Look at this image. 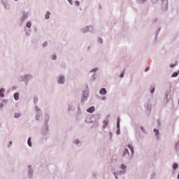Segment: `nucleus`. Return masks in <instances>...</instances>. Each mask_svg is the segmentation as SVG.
<instances>
[{"mask_svg":"<svg viewBox=\"0 0 179 179\" xmlns=\"http://www.w3.org/2000/svg\"><path fill=\"white\" fill-rule=\"evenodd\" d=\"M30 79H33V76H31L30 74L25 75L24 78H23L24 81L26 82L27 84V82H29V80H30Z\"/></svg>","mask_w":179,"mask_h":179,"instance_id":"obj_6","label":"nucleus"},{"mask_svg":"<svg viewBox=\"0 0 179 179\" xmlns=\"http://www.w3.org/2000/svg\"><path fill=\"white\" fill-rule=\"evenodd\" d=\"M159 31H160V28L159 29Z\"/></svg>","mask_w":179,"mask_h":179,"instance_id":"obj_54","label":"nucleus"},{"mask_svg":"<svg viewBox=\"0 0 179 179\" xmlns=\"http://www.w3.org/2000/svg\"><path fill=\"white\" fill-rule=\"evenodd\" d=\"M92 78H93L94 80L96 79V73H94V74L92 76Z\"/></svg>","mask_w":179,"mask_h":179,"instance_id":"obj_44","label":"nucleus"},{"mask_svg":"<svg viewBox=\"0 0 179 179\" xmlns=\"http://www.w3.org/2000/svg\"><path fill=\"white\" fill-rule=\"evenodd\" d=\"M140 128H141L142 132H143V134H146V131L145 130V127H144L141 126Z\"/></svg>","mask_w":179,"mask_h":179,"instance_id":"obj_28","label":"nucleus"},{"mask_svg":"<svg viewBox=\"0 0 179 179\" xmlns=\"http://www.w3.org/2000/svg\"><path fill=\"white\" fill-rule=\"evenodd\" d=\"M173 170H177L178 169V164L174 163L173 164Z\"/></svg>","mask_w":179,"mask_h":179,"instance_id":"obj_18","label":"nucleus"},{"mask_svg":"<svg viewBox=\"0 0 179 179\" xmlns=\"http://www.w3.org/2000/svg\"><path fill=\"white\" fill-rule=\"evenodd\" d=\"M50 15H51V13H50V11H48L45 15V19H50Z\"/></svg>","mask_w":179,"mask_h":179,"instance_id":"obj_21","label":"nucleus"},{"mask_svg":"<svg viewBox=\"0 0 179 179\" xmlns=\"http://www.w3.org/2000/svg\"><path fill=\"white\" fill-rule=\"evenodd\" d=\"M42 114L38 113L37 115H36V119L37 120V121H38V118H40V117H41Z\"/></svg>","mask_w":179,"mask_h":179,"instance_id":"obj_24","label":"nucleus"},{"mask_svg":"<svg viewBox=\"0 0 179 179\" xmlns=\"http://www.w3.org/2000/svg\"><path fill=\"white\" fill-rule=\"evenodd\" d=\"M34 173V171L33 170V168L29 165L28 166V177L29 178H32L33 174Z\"/></svg>","mask_w":179,"mask_h":179,"instance_id":"obj_4","label":"nucleus"},{"mask_svg":"<svg viewBox=\"0 0 179 179\" xmlns=\"http://www.w3.org/2000/svg\"><path fill=\"white\" fill-rule=\"evenodd\" d=\"M128 148L129 149H130L131 152V154L130 155H132V157H134V146L131 144H129L128 145Z\"/></svg>","mask_w":179,"mask_h":179,"instance_id":"obj_12","label":"nucleus"},{"mask_svg":"<svg viewBox=\"0 0 179 179\" xmlns=\"http://www.w3.org/2000/svg\"><path fill=\"white\" fill-rule=\"evenodd\" d=\"M45 125H46V129H48V126H47L48 124V120H45Z\"/></svg>","mask_w":179,"mask_h":179,"instance_id":"obj_38","label":"nucleus"},{"mask_svg":"<svg viewBox=\"0 0 179 179\" xmlns=\"http://www.w3.org/2000/svg\"><path fill=\"white\" fill-rule=\"evenodd\" d=\"M81 31H83V33H87V31H90L91 33H93V27L92 26H88V27H85V28L81 29Z\"/></svg>","mask_w":179,"mask_h":179,"instance_id":"obj_3","label":"nucleus"},{"mask_svg":"<svg viewBox=\"0 0 179 179\" xmlns=\"http://www.w3.org/2000/svg\"><path fill=\"white\" fill-rule=\"evenodd\" d=\"M166 101H169V100H170V95L169 94H166Z\"/></svg>","mask_w":179,"mask_h":179,"instance_id":"obj_26","label":"nucleus"},{"mask_svg":"<svg viewBox=\"0 0 179 179\" xmlns=\"http://www.w3.org/2000/svg\"><path fill=\"white\" fill-rule=\"evenodd\" d=\"M150 93H152V94L155 93V87H152V89L150 90Z\"/></svg>","mask_w":179,"mask_h":179,"instance_id":"obj_32","label":"nucleus"},{"mask_svg":"<svg viewBox=\"0 0 179 179\" xmlns=\"http://www.w3.org/2000/svg\"><path fill=\"white\" fill-rule=\"evenodd\" d=\"M98 43L103 44V39L101 38H98Z\"/></svg>","mask_w":179,"mask_h":179,"instance_id":"obj_29","label":"nucleus"},{"mask_svg":"<svg viewBox=\"0 0 179 179\" xmlns=\"http://www.w3.org/2000/svg\"><path fill=\"white\" fill-rule=\"evenodd\" d=\"M121 169L123 170V171H126L127 172V166L124 164H122L121 165Z\"/></svg>","mask_w":179,"mask_h":179,"instance_id":"obj_19","label":"nucleus"},{"mask_svg":"<svg viewBox=\"0 0 179 179\" xmlns=\"http://www.w3.org/2000/svg\"><path fill=\"white\" fill-rule=\"evenodd\" d=\"M122 157L126 159V160H131L133 157L132 155L129 154V150H128V148H125L122 153Z\"/></svg>","mask_w":179,"mask_h":179,"instance_id":"obj_1","label":"nucleus"},{"mask_svg":"<svg viewBox=\"0 0 179 179\" xmlns=\"http://www.w3.org/2000/svg\"><path fill=\"white\" fill-rule=\"evenodd\" d=\"M120 78H124V73H122L120 74Z\"/></svg>","mask_w":179,"mask_h":179,"instance_id":"obj_46","label":"nucleus"},{"mask_svg":"<svg viewBox=\"0 0 179 179\" xmlns=\"http://www.w3.org/2000/svg\"><path fill=\"white\" fill-rule=\"evenodd\" d=\"M3 101L4 103H8V101L6 100V99H4Z\"/></svg>","mask_w":179,"mask_h":179,"instance_id":"obj_48","label":"nucleus"},{"mask_svg":"<svg viewBox=\"0 0 179 179\" xmlns=\"http://www.w3.org/2000/svg\"><path fill=\"white\" fill-rule=\"evenodd\" d=\"M76 6H80V2L79 1H76Z\"/></svg>","mask_w":179,"mask_h":179,"instance_id":"obj_31","label":"nucleus"},{"mask_svg":"<svg viewBox=\"0 0 179 179\" xmlns=\"http://www.w3.org/2000/svg\"><path fill=\"white\" fill-rule=\"evenodd\" d=\"M154 132L155 134V136H157V135H159V129H155Z\"/></svg>","mask_w":179,"mask_h":179,"instance_id":"obj_25","label":"nucleus"},{"mask_svg":"<svg viewBox=\"0 0 179 179\" xmlns=\"http://www.w3.org/2000/svg\"><path fill=\"white\" fill-rule=\"evenodd\" d=\"M87 113H94V106H91L87 110Z\"/></svg>","mask_w":179,"mask_h":179,"instance_id":"obj_14","label":"nucleus"},{"mask_svg":"<svg viewBox=\"0 0 179 179\" xmlns=\"http://www.w3.org/2000/svg\"><path fill=\"white\" fill-rule=\"evenodd\" d=\"M47 45H48L47 42L43 43V47H47Z\"/></svg>","mask_w":179,"mask_h":179,"instance_id":"obj_40","label":"nucleus"},{"mask_svg":"<svg viewBox=\"0 0 179 179\" xmlns=\"http://www.w3.org/2000/svg\"><path fill=\"white\" fill-rule=\"evenodd\" d=\"M15 1H17V0H15Z\"/></svg>","mask_w":179,"mask_h":179,"instance_id":"obj_55","label":"nucleus"},{"mask_svg":"<svg viewBox=\"0 0 179 179\" xmlns=\"http://www.w3.org/2000/svg\"><path fill=\"white\" fill-rule=\"evenodd\" d=\"M110 139H113V133L111 131L109 132Z\"/></svg>","mask_w":179,"mask_h":179,"instance_id":"obj_33","label":"nucleus"},{"mask_svg":"<svg viewBox=\"0 0 179 179\" xmlns=\"http://www.w3.org/2000/svg\"><path fill=\"white\" fill-rule=\"evenodd\" d=\"M74 143H76V145H78V143H80V141L79 140H75L74 141Z\"/></svg>","mask_w":179,"mask_h":179,"instance_id":"obj_34","label":"nucleus"},{"mask_svg":"<svg viewBox=\"0 0 179 179\" xmlns=\"http://www.w3.org/2000/svg\"><path fill=\"white\" fill-rule=\"evenodd\" d=\"M157 139H159V136H157Z\"/></svg>","mask_w":179,"mask_h":179,"instance_id":"obj_52","label":"nucleus"},{"mask_svg":"<svg viewBox=\"0 0 179 179\" xmlns=\"http://www.w3.org/2000/svg\"><path fill=\"white\" fill-rule=\"evenodd\" d=\"M106 96H102L101 97V100H106Z\"/></svg>","mask_w":179,"mask_h":179,"instance_id":"obj_47","label":"nucleus"},{"mask_svg":"<svg viewBox=\"0 0 179 179\" xmlns=\"http://www.w3.org/2000/svg\"><path fill=\"white\" fill-rule=\"evenodd\" d=\"M69 110H71V107L69 108Z\"/></svg>","mask_w":179,"mask_h":179,"instance_id":"obj_53","label":"nucleus"},{"mask_svg":"<svg viewBox=\"0 0 179 179\" xmlns=\"http://www.w3.org/2000/svg\"><path fill=\"white\" fill-rule=\"evenodd\" d=\"M12 145V141H10V145Z\"/></svg>","mask_w":179,"mask_h":179,"instance_id":"obj_51","label":"nucleus"},{"mask_svg":"<svg viewBox=\"0 0 179 179\" xmlns=\"http://www.w3.org/2000/svg\"><path fill=\"white\" fill-rule=\"evenodd\" d=\"M27 143H28L29 146L30 148H31V146H32L31 138L29 137V138H28Z\"/></svg>","mask_w":179,"mask_h":179,"instance_id":"obj_17","label":"nucleus"},{"mask_svg":"<svg viewBox=\"0 0 179 179\" xmlns=\"http://www.w3.org/2000/svg\"><path fill=\"white\" fill-rule=\"evenodd\" d=\"M89 97V91L88 90L83 91V96L81 99V103H83V101H86Z\"/></svg>","mask_w":179,"mask_h":179,"instance_id":"obj_2","label":"nucleus"},{"mask_svg":"<svg viewBox=\"0 0 179 179\" xmlns=\"http://www.w3.org/2000/svg\"><path fill=\"white\" fill-rule=\"evenodd\" d=\"M169 6V0H162V7L164 9H167Z\"/></svg>","mask_w":179,"mask_h":179,"instance_id":"obj_8","label":"nucleus"},{"mask_svg":"<svg viewBox=\"0 0 179 179\" xmlns=\"http://www.w3.org/2000/svg\"><path fill=\"white\" fill-rule=\"evenodd\" d=\"M26 27H27L28 29H30V27H31V22L29 21V22L27 23Z\"/></svg>","mask_w":179,"mask_h":179,"instance_id":"obj_23","label":"nucleus"},{"mask_svg":"<svg viewBox=\"0 0 179 179\" xmlns=\"http://www.w3.org/2000/svg\"><path fill=\"white\" fill-rule=\"evenodd\" d=\"M27 36H29V33L26 32Z\"/></svg>","mask_w":179,"mask_h":179,"instance_id":"obj_50","label":"nucleus"},{"mask_svg":"<svg viewBox=\"0 0 179 179\" xmlns=\"http://www.w3.org/2000/svg\"><path fill=\"white\" fill-rule=\"evenodd\" d=\"M97 71H99V68L98 67L91 70V72H97Z\"/></svg>","mask_w":179,"mask_h":179,"instance_id":"obj_30","label":"nucleus"},{"mask_svg":"<svg viewBox=\"0 0 179 179\" xmlns=\"http://www.w3.org/2000/svg\"><path fill=\"white\" fill-rule=\"evenodd\" d=\"M14 99L15 100H19V92H15L14 94Z\"/></svg>","mask_w":179,"mask_h":179,"instance_id":"obj_16","label":"nucleus"},{"mask_svg":"<svg viewBox=\"0 0 179 179\" xmlns=\"http://www.w3.org/2000/svg\"><path fill=\"white\" fill-rule=\"evenodd\" d=\"M149 69H150V67H146L145 69V72H148V71H149Z\"/></svg>","mask_w":179,"mask_h":179,"instance_id":"obj_39","label":"nucleus"},{"mask_svg":"<svg viewBox=\"0 0 179 179\" xmlns=\"http://www.w3.org/2000/svg\"><path fill=\"white\" fill-rule=\"evenodd\" d=\"M125 173H127V171H120L118 172H113V174L115 176V178L116 179H118V176H122V174H125Z\"/></svg>","mask_w":179,"mask_h":179,"instance_id":"obj_5","label":"nucleus"},{"mask_svg":"<svg viewBox=\"0 0 179 179\" xmlns=\"http://www.w3.org/2000/svg\"><path fill=\"white\" fill-rule=\"evenodd\" d=\"M117 130L116 131V134L117 135H120V134H121V131L120 130V117L117 118Z\"/></svg>","mask_w":179,"mask_h":179,"instance_id":"obj_9","label":"nucleus"},{"mask_svg":"<svg viewBox=\"0 0 179 179\" xmlns=\"http://www.w3.org/2000/svg\"><path fill=\"white\" fill-rule=\"evenodd\" d=\"M178 74H179V71L178 72H174L172 74V78H177L178 76Z\"/></svg>","mask_w":179,"mask_h":179,"instance_id":"obj_20","label":"nucleus"},{"mask_svg":"<svg viewBox=\"0 0 179 179\" xmlns=\"http://www.w3.org/2000/svg\"><path fill=\"white\" fill-rule=\"evenodd\" d=\"M0 108H3V103H0Z\"/></svg>","mask_w":179,"mask_h":179,"instance_id":"obj_42","label":"nucleus"},{"mask_svg":"<svg viewBox=\"0 0 179 179\" xmlns=\"http://www.w3.org/2000/svg\"><path fill=\"white\" fill-rule=\"evenodd\" d=\"M14 117L15 118H20V117H22V115L20 113H15Z\"/></svg>","mask_w":179,"mask_h":179,"instance_id":"obj_22","label":"nucleus"},{"mask_svg":"<svg viewBox=\"0 0 179 179\" xmlns=\"http://www.w3.org/2000/svg\"><path fill=\"white\" fill-rule=\"evenodd\" d=\"M38 101V99H37V97L36 96H35L34 98V103H35V104H37V102Z\"/></svg>","mask_w":179,"mask_h":179,"instance_id":"obj_27","label":"nucleus"},{"mask_svg":"<svg viewBox=\"0 0 179 179\" xmlns=\"http://www.w3.org/2000/svg\"><path fill=\"white\" fill-rule=\"evenodd\" d=\"M147 0H142L143 2H146Z\"/></svg>","mask_w":179,"mask_h":179,"instance_id":"obj_49","label":"nucleus"},{"mask_svg":"<svg viewBox=\"0 0 179 179\" xmlns=\"http://www.w3.org/2000/svg\"><path fill=\"white\" fill-rule=\"evenodd\" d=\"M36 110L37 113H40L41 110L38 108V106H36Z\"/></svg>","mask_w":179,"mask_h":179,"instance_id":"obj_36","label":"nucleus"},{"mask_svg":"<svg viewBox=\"0 0 179 179\" xmlns=\"http://www.w3.org/2000/svg\"><path fill=\"white\" fill-rule=\"evenodd\" d=\"M93 127L97 128V127H99V122L95 123Z\"/></svg>","mask_w":179,"mask_h":179,"instance_id":"obj_37","label":"nucleus"},{"mask_svg":"<svg viewBox=\"0 0 179 179\" xmlns=\"http://www.w3.org/2000/svg\"><path fill=\"white\" fill-rule=\"evenodd\" d=\"M5 90L4 88L0 89V97H4L5 96Z\"/></svg>","mask_w":179,"mask_h":179,"instance_id":"obj_13","label":"nucleus"},{"mask_svg":"<svg viewBox=\"0 0 179 179\" xmlns=\"http://www.w3.org/2000/svg\"><path fill=\"white\" fill-rule=\"evenodd\" d=\"M52 59H54L55 61V59H57V55H55Z\"/></svg>","mask_w":179,"mask_h":179,"instance_id":"obj_45","label":"nucleus"},{"mask_svg":"<svg viewBox=\"0 0 179 179\" xmlns=\"http://www.w3.org/2000/svg\"><path fill=\"white\" fill-rule=\"evenodd\" d=\"M99 94H101L102 96H104V94H107V90H106V88H101L99 90Z\"/></svg>","mask_w":179,"mask_h":179,"instance_id":"obj_11","label":"nucleus"},{"mask_svg":"<svg viewBox=\"0 0 179 179\" xmlns=\"http://www.w3.org/2000/svg\"><path fill=\"white\" fill-rule=\"evenodd\" d=\"M103 129H104L106 128V127H107V125H108V120H103Z\"/></svg>","mask_w":179,"mask_h":179,"instance_id":"obj_15","label":"nucleus"},{"mask_svg":"<svg viewBox=\"0 0 179 179\" xmlns=\"http://www.w3.org/2000/svg\"><path fill=\"white\" fill-rule=\"evenodd\" d=\"M176 65H177V64H172L170 65V68H174V66H176Z\"/></svg>","mask_w":179,"mask_h":179,"instance_id":"obj_41","label":"nucleus"},{"mask_svg":"<svg viewBox=\"0 0 179 179\" xmlns=\"http://www.w3.org/2000/svg\"><path fill=\"white\" fill-rule=\"evenodd\" d=\"M151 1L152 2V3H157V2H159V0H151Z\"/></svg>","mask_w":179,"mask_h":179,"instance_id":"obj_35","label":"nucleus"},{"mask_svg":"<svg viewBox=\"0 0 179 179\" xmlns=\"http://www.w3.org/2000/svg\"><path fill=\"white\" fill-rule=\"evenodd\" d=\"M58 83H59V85H64V83H65V76H59Z\"/></svg>","mask_w":179,"mask_h":179,"instance_id":"obj_7","label":"nucleus"},{"mask_svg":"<svg viewBox=\"0 0 179 179\" xmlns=\"http://www.w3.org/2000/svg\"><path fill=\"white\" fill-rule=\"evenodd\" d=\"M69 3H71V5H72L73 3V1H72V0H68Z\"/></svg>","mask_w":179,"mask_h":179,"instance_id":"obj_43","label":"nucleus"},{"mask_svg":"<svg viewBox=\"0 0 179 179\" xmlns=\"http://www.w3.org/2000/svg\"><path fill=\"white\" fill-rule=\"evenodd\" d=\"M29 17V13H25L24 11L22 12V20H26V19Z\"/></svg>","mask_w":179,"mask_h":179,"instance_id":"obj_10","label":"nucleus"}]
</instances>
